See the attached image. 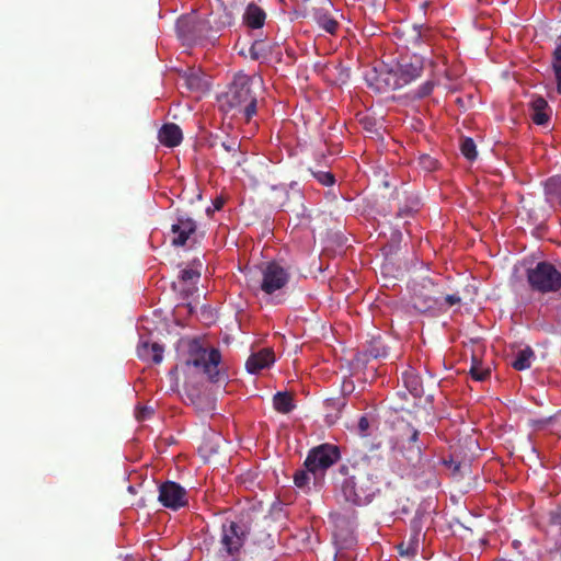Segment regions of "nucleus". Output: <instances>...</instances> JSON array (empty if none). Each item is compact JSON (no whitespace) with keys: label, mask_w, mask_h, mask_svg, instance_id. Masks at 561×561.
Returning a JSON list of instances; mask_svg holds the SVG:
<instances>
[{"label":"nucleus","mask_w":561,"mask_h":561,"mask_svg":"<svg viewBox=\"0 0 561 561\" xmlns=\"http://www.w3.org/2000/svg\"><path fill=\"white\" fill-rule=\"evenodd\" d=\"M378 472L379 468L373 465L370 458H346L339 466L345 500L355 505L369 504L380 493V481L386 479L385 474Z\"/></svg>","instance_id":"nucleus-1"},{"label":"nucleus","mask_w":561,"mask_h":561,"mask_svg":"<svg viewBox=\"0 0 561 561\" xmlns=\"http://www.w3.org/2000/svg\"><path fill=\"white\" fill-rule=\"evenodd\" d=\"M522 204H523V208H524V209H527V201L522 199Z\"/></svg>","instance_id":"nucleus-48"},{"label":"nucleus","mask_w":561,"mask_h":561,"mask_svg":"<svg viewBox=\"0 0 561 561\" xmlns=\"http://www.w3.org/2000/svg\"><path fill=\"white\" fill-rule=\"evenodd\" d=\"M197 224L187 214L178 213L170 228V242L174 248L186 245L188 240L196 233Z\"/></svg>","instance_id":"nucleus-13"},{"label":"nucleus","mask_w":561,"mask_h":561,"mask_svg":"<svg viewBox=\"0 0 561 561\" xmlns=\"http://www.w3.org/2000/svg\"><path fill=\"white\" fill-rule=\"evenodd\" d=\"M336 405H337L339 410H341L342 408H344L346 405V402H345V400H342V401H339Z\"/></svg>","instance_id":"nucleus-47"},{"label":"nucleus","mask_w":561,"mask_h":561,"mask_svg":"<svg viewBox=\"0 0 561 561\" xmlns=\"http://www.w3.org/2000/svg\"><path fill=\"white\" fill-rule=\"evenodd\" d=\"M473 362L474 363H473V365L470 368L471 377L474 380H477V381L485 380L490 376V374H491L490 369H488V368L484 369V368L479 367V365H478V363L476 362L474 358H473Z\"/></svg>","instance_id":"nucleus-35"},{"label":"nucleus","mask_w":561,"mask_h":561,"mask_svg":"<svg viewBox=\"0 0 561 561\" xmlns=\"http://www.w3.org/2000/svg\"><path fill=\"white\" fill-rule=\"evenodd\" d=\"M265 19L266 13L262 8L253 2L248 4L243 13V22L248 27L261 28L265 23Z\"/></svg>","instance_id":"nucleus-21"},{"label":"nucleus","mask_w":561,"mask_h":561,"mask_svg":"<svg viewBox=\"0 0 561 561\" xmlns=\"http://www.w3.org/2000/svg\"><path fill=\"white\" fill-rule=\"evenodd\" d=\"M314 20L321 28L330 34H334L337 30V21L323 9H318L314 11Z\"/></svg>","instance_id":"nucleus-25"},{"label":"nucleus","mask_w":561,"mask_h":561,"mask_svg":"<svg viewBox=\"0 0 561 561\" xmlns=\"http://www.w3.org/2000/svg\"><path fill=\"white\" fill-rule=\"evenodd\" d=\"M387 73L388 70L378 71L376 68H374L366 73L365 79L370 88L378 92H383L391 90L385 82V77Z\"/></svg>","instance_id":"nucleus-24"},{"label":"nucleus","mask_w":561,"mask_h":561,"mask_svg":"<svg viewBox=\"0 0 561 561\" xmlns=\"http://www.w3.org/2000/svg\"><path fill=\"white\" fill-rule=\"evenodd\" d=\"M378 425L377 416L373 413H366L358 419L354 428L356 435L362 439V445L369 453L383 451L385 439L380 434H377Z\"/></svg>","instance_id":"nucleus-11"},{"label":"nucleus","mask_w":561,"mask_h":561,"mask_svg":"<svg viewBox=\"0 0 561 561\" xmlns=\"http://www.w3.org/2000/svg\"><path fill=\"white\" fill-rule=\"evenodd\" d=\"M273 190L275 192H279L285 197V199L287 198L288 192L285 186H275V187H273Z\"/></svg>","instance_id":"nucleus-43"},{"label":"nucleus","mask_w":561,"mask_h":561,"mask_svg":"<svg viewBox=\"0 0 561 561\" xmlns=\"http://www.w3.org/2000/svg\"><path fill=\"white\" fill-rule=\"evenodd\" d=\"M187 354L185 365L201 370L210 382L216 383L225 379L226 374L220 368L221 353L219 348H207L198 339H194L188 344Z\"/></svg>","instance_id":"nucleus-4"},{"label":"nucleus","mask_w":561,"mask_h":561,"mask_svg":"<svg viewBox=\"0 0 561 561\" xmlns=\"http://www.w3.org/2000/svg\"><path fill=\"white\" fill-rule=\"evenodd\" d=\"M394 459L391 467L398 471L401 478L410 479L419 489L432 488L438 485V480L434 466L428 458Z\"/></svg>","instance_id":"nucleus-5"},{"label":"nucleus","mask_w":561,"mask_h":561,"mask_svg":"<svg viewBox=\"0 0 561 561\" xmlns=\"http://www.w3.org/2000/svg\"><path fill=\"white\" fill-rule=\"evenodd\" d=\"M545 194L546 199L550 203H558L561 205V181L560 180H550L545 185Z\"/></svg>","instance_id":"nucleus-29"},{"label":"nucleus","mask_w":561,"mask_h":561,"mask_svg":"<svg viewBox=\"0 0 561 561\" xmlns=\"http://www.w3.org/2000/svg\"><path fill=\"white\" fill-rule=\"evenodd\" d=\"M527 282L534 291L554 293L561 288V273L549 262H539L527 270Z\"/></svg>","instance_id":"nucleus-8"},{"label":"nucleus","mask_w":561,"mask_h":561,"mask_svg":"<svg viewBox=\"0 0 561 561\" xmlns=\"http://www.w3.org/2000/svg\"><path fill=\"white\" fill-rule=\"evenodd\" d=\"M340 458H306L304 468L299 469L294 474V483L298 488L308 485L310 476L314 482L323 479L325 471L336 463Z\"/></svg>","instance_id":"nucleus-12"},{"label":"nucleus","mask_w":561,"mask_h":561,"mask_svg":"<svg viewBox=\"0 0 561 561\" xmlns=\"http://www.w3.org/2000/svg\"><path fill=\"white\" fill-rule=\"evenodd\" d=\"M233 22V16L230 12H225V14L220 18V26H229Z\"/></svg>","instance_id":"nucleus-41"},{"label":"nucleus","mask_w":561,"mask_h":561,"mask_svg":"<svg viewBox=\"0 0 561 561\" xmlns=\"http://www.w3.org/2000/svg\"><path fill=\"white\" fill-rule=\"evenodd\" d=\"M199 277V273L192 270V268H184L181 271V275H180V278L183 280V282H191V280H194V279H197Z\"/></svg>","instance_id":"nucleus-40"},{"label":"nucleus","mask_w":561,"mask_h":561,"mask_svg":"<svg viewBox=\"0 0 561 561\" xmlns=\"http://www.w3.org/2000/svg\"><path fill=\"white\" fill-rule=\"evenodd\" d=\"M210 31L208 22L201 20L196 14H185L176 21V32L184 45H195L208 38Z\"/></svg>","instance_id":"nucleus-9"},{"label":"nucleus","mask_w":561,"mask_h":561,"mask_svg":"<svg viewBox=\"0 0 561 561\" xmlns=\"http://www.w3.org/2000/svg\"><path fill=\"white\" fill-rule=\"evenodd\" d=\"M263 42L255 41L250 47V56L252 59L257 60L262 56Z\"/></svg>","instance_id":"nucleus-39"},{"label":"nucleus","mask_w":561,"mask_h":561,"mask_svg":"<svg viewBox=\"0 0 561 561\" xmlns=\"http://www.w3.org/2000/svg\"><path fill=\"white\" fill-rule=\"evenodd\" d=\"M262 84L261 77L239 73L220 98V106L226 113H232L249 122L256 114V94L254 87Z\"/></svg>","instance_id":"nucleus-2"},{"label":"nucleus","mask_w":561,"mask_h":561,"mask_svg":"<svg viewBox=\"0 0 561 561\" xmlns=\"http://www.w3.org/2000/svg\"><path fill=\"white\" fill-rule=\"evenodd\" d=\"M219 147L227 153H231L232 156H234L240 148V144L237 141V139L231 138V139L220 140Z\"/></svg>","instance_id":"nucleus-36"},{"label":"nucleus","mask_w":561,"mask_h":561,"mask_svg":"<svg viewBox=\"0 0 561 561\" xmlns=\"http://www.w3.org/2000/svg\"><path fill=\"white\" fill-rule=\"evenodd\" d=\"M327 404H328V405L335 407V402H334L333 400H329V401L327 402Z\"/></svg>","instance_id":"nucleus-49"},{"label":"nucleus","mask_w":561,"mask_h":561,"mask_svg":"<svg viewBox=\"0 0 561 561\" xmlns=\"http://www.w3.org/2000/svg\"><path fill=\"white\" fill-rule=\"evenodd\" d=\"M312 176L322 185L331 186L335 183V178L331 172L310 170Z\"/></svg>","instance_id":"nucleus-33"},{"label":"nucleus","mask_w":561,"mask_h":561,"mask_svg":"<svg viewBox=\"0 0 561 561\" xmlns=\"http://www.w3.org/2000/svg\"><path fill=\"white\" fill-rule=\"evenodd\" d=\"M434 87L435 82L432 80H427L426 82L419 87V89L414 92V96L417 99L428 96L432 93Z\"/></svg>","instance_id":"nucleus-37"},{"label":"nucleus","mask_w":561,"mask_h":561,"mask_svg":"<svg viewBox=\"0 0 561 561\" xmlns=\"http://www.w3.org/2000/svg\"><path fill=\"white\" fill-rule=\"evenodd\" d=\"M274 409L283 414H287L295 408L291 394L288 392H277L273 398Z\"/></svg>","instance_id":"nucleus-26"},{"label":"nucleus","mask_w":561,"mask_h":561,"mask_svg":"<svg viewBox=\"0 0 561 561\" xmlns=\"http://www.w3.org/2000/svg\"><path fill=\"white\" fill-rule=\"evenodd\" d=\"M221 438L217 434H211L204 438V442L198 448L199 456H214L219 453Z\"/></svg>","instance_id":"nucleus-27"},{"label":"nucleus","mask_w":561,"mask_h":561,"mask_svg":"<svg viewBox=\"0 0 561 561\" xmlns=\"http://www.w3.org/2000/svg\"><path fill=\"white\" fill-rule=\"evenodd\" d=\"M402 381L414 398H421L423 396L422 379L413 369H408L402 373Z\"/></svg>","instance_id":"nucleus-23"},{"label":"nucleus","mask_w":561,"mask_h":561,"mask_svg":"<svg viewBox=\"0 0 561 561\" xmlns=\"http://www.w3.org/2000/svg\"><path fill=\"white\" fill-rule=\"evenodd\" d=\"M339 446L333 444H321L311 448L307 456H340Z\"/></svg>","instance_id":"nucleus-31"},{"label":"nucleus","mask_w":561,"mask_h":561,"mask_svg":"<svg viewBox=\"0 0 561 561\" xmlns=\"http://www.w3.org/2000/svg\"><path fill=\"white\" fill-rule=\"evenodd\" d=\"M422 72V58L413 56L410 61L401 62L396 70H388V73L385 77V82L391 90H398L420 78Z\"/></svg>","instance_id":"nucleus-10"},{"label":"nucleus","mask_w":561,"mask_h":561,"mask_svg":"<svg viewBox=\"0 0 561 561\" xmlns=\"http://www.w3.org/2000/svg\"><path fill=\"white\" fill-rule=\"evenodd\" d=\"M443 294L440 287L432 278L424 277L413 284L411 295L412 307L421 313H430L432 316L442 313Z\"/></svg>","instance_id":"nucleus-7"},{"label":"nucleus","mask_w":561,"mask_h":561,"mask_svg":"<svg viewBox=\"0 0 561 561\" xmlns=\"http://www.w3.org/2000/svg\"><path fill=\"white\" fill-rule=\"evenodd\" d=\"M390 451L407 456H421L427 446L425 435L407 420L398 419L392 423L388 438Z\"/></svg>","instance_id":"nucleus-3"},{"label":"nucleus","mask_w":561,"mask_h":561,"mask_svg":"<svg viewBox=\"0 0 561 561\" xmlns=\"http://www.w3.org/2000/svg\"><path fill=\"white\" fill-rule=\"evenodd\" d=\"M369 354L375 357H387L388 356V350L387 347L381 343L380 339H375L373 341V344L369 348Z\"/></svg>","instance_id":"nucleus-34"},{"label":"nucleus","mask_w":561,"mask_h":561,"mask_svg":"<svg viewBox=\"0 0 561 561\" xmlns=\"http://www.w3.org/2000/svg\"><path fill=\"white\" fill-rule=\"evenodd\" d=\"M158 139L163 146L173 148L182 142L183 134L176 124L167 123L159 129Z\"/></svg>","instance_id":"nucleus-17"},{"label":"nucleus","mask_w":561,"mask_h":561,"mask_svg":"<svg viewBox=\"0 0 561 561\" xmlns=\"http://www.w3.org/2000/svg\"><path fill=\"white\" fill-rule=\"evenodd\" d=\"M409 211H410V210H408V209H400V210L398 211V217H404L405 215H408V214H409Z\"/></svg>","instance_id":"nucleus-46"},{"label":"nucleus","mask_w":561,"mask_h":561,"mask_svg":"<svg viewBox=\"0 0 561 561\" xmlns=\"http://www.w3.org/2000/svg\"><path fill=\"white\" fill-rule=\"evenodd\" d=\"M222 205H224V202L220 199H217L214 204V207L216 210H219L222 207Z\"/></svg>","instance_id":"nucleus-45"},{"label":"nucleus","mask_w":561,"mask_h":561,"mask_svg":"<svg viewBox=\"0 0 561 561\" xmlns=\"http://www.w3.org/2000/svg\"><path fill=\"white\" fill-rule=\"evenodd\" d=\"M424 516H425L424 512H421L420 510H417L415 512V516L411 520V527H412V529L415 533L414 539L411 542H409L407 547H405L404 542H402V543H400L398 546L400 554H402V556H414V554H416L417 548H419V534H420V531L422 529L421 519Z\"/></svg>","instance_id":"nucleus-19"},{"label":"nucleus","mask_w":561,"mask_h":561,"mask_svg":"<svg viewBox=\"0 0 561 561\" xmlns=\"http://www.w3.org/2000/svg\"><path fill=\"white\" fill-rule=\"evenodd\" d=\"M531 110V119L537 125H546L549 121L547 110L548 102L542 96H534L529 103Z\"/></svg>","instance_id":"nucleus-22"},{"label":"nucleus","mask_w":561,"mask_h":561,"mask_svg":"<svg viewBox=\"0 0 561 561\" xmlns=\"http://www.w3.org/2000/svg\"><path fill=\"white\" fill-rule=\"evenodd\" d=\"M222 140L221 138H219L218 136H216L211 142H210V147L211 148H216L217 146L219 147V141Z\"/></svg>","instance_id":"nucleus-44"},{"label":"nucleus","mask_w":561,"mask_h":561,"mask_svg":"<svg viewBox=\"0 0 561 561\" xmlns=\"http://www.w3.org/2000/svg\"><path fill=\"white\" fill-rule=\"evenodd\" d=\"M249 530V527L241 522L230 520L222 524L221 547L214 561H238V554L245 542Z\"/></svg>","instance_id":"nucleus-6"},{"label":"nucleus","mask_w":561,"mask_h":561,"mask_svg":"<svg viewBox=\"0 0 561 561\" xmlns=\"http://www.w3.org/2000/svg\"><path fill=\"white\" fill-rule=\"evenodd\" d=\"M275 362L274 351L270 347L263 348L250 355L245 363L247 370L251 374H257L264 368L270 367Z\"/></svg>","instance_id":"nucleus-16"},{"label":"nucleus","mask_w":561,"mask_h":561,"mask_svg":"<svg viewBox=\"0 0 561 561\" xmlns=\"http://www.w3.org/2000/svg\"><path fill=\"white\" fill-rule=\"evenodd\" d=\"M159 501L164 507L176 511L187 505L186 491L179 483L167 481L159 488Z\"/></svg>","instance_id":"nucleus-15"},{"label":"nucleus","mask_w":561,"mask_h":561,"mask_svg":"<svg viewBox=\"0 0 561 561\" xmlns=\"http://www.w3.org/2000/svg\"><path fill=\"white\" fill-rule=\"evenodd\" d=\"M460 151L465 158L473 161L477 158V146L472 138H463L460 144Z\"/></svg>","instance_id":"nucleus-32"},{"label":"nucleus","mask_w":561,"mask_h":561,"mask_svg":"<svg viewBox=\"0 0 561 561\" xmlns=\"http://www.w3.org/2000/svg\"><path fill=\"white\" fill-rule=\"evenodd\" d=\"M153 413V410L147 407H144L140 409V411L137 414L138 420H145L149 417Z\"/></svg>","instance_id":"nucleus-42"},{"label":"nucleus","mask_w":561,"mask_h":561,"mask_svg":"<svg viewBox=\"0 0 561 561\" xmlns=\"http://www.w3.org/2000/svg\"><path fill=\"white\" fill-rule=\"evenodd\" d=\"M289 280V273L276 262L267 263L262 270L261 290L272 295L282 289Z\"/></svg>","instance_id":"nucleus-14"},{"label":"nucleus","mask_w":561,"mask_h":561,"mask_svg":"<svg viewBox=\"0 0 561 561\" xmlns=\"http://www.w3.org/2000/svg\"><path fill=\"white\" fill-rule=\"evenodd\" d=\"M551 67L557 82V92L561 95V43L552 53Z\"/></svg>","instance_id":"nucleus-30"},{"label":"nucleus","mask_w":561,"mask_h":561,"mask_svg":"<svg viewBox=\"0 0 561 561\" xmlns=\"http://www.w3.org/2000/svg\"><path fill=\"white\" fill-rule=\"evenodd\" d=\"M440 463L450 471L455 479H461L465 474L471 472V463L466 458H440Z\"/></svg>","instance_id":"nucleus-20"},{"label":"nucleus","mask_w":561,"mask_h":561,"mask_svg":"<svg viewBox=\"0 0 561 561\" xmlns=\"http://www.w3.org/2000/svg\"><path fill=\"white\" fill-rule=\"evenodd\" d=\"M535 357V353L531 347L527 346L524 350H520L515 359L512 362L513 368L516 370H524L531 366V360Z\"/></svg>","instance_id":"nucleus-28"},{"label":"nucleus","mask_w":561,"mask_h":561,"mask_svg":"<svg viewBox=\"0 0 561 561\" xmlns=\"http://www.w3.org/2000/svg\"><path fill=\"white\" fill-rule=\"evenodd\" d=\"M461 302V297L459 295H456V294H450V295H446V296H443L442 295V312H445L447 310V308L451 307V306H455V305H459Z\"/></svg>","instance_id":"nucleus-38"},{"label":"nucleus","mask_w":561,"mask_h":561,"mask_svg":"<svg viewBox=\"0 0 561 561\" xmlns=\"http://www.w3.org/2000/svg\"><path fill=\"white\" fill-rule=\"evenodd\" d=\"M164 348L158 343L141 341L137 346V355L140 359L160 364L163 359Z\"/></svg>","instance_id":"nucleus-18"}]
</instances>
